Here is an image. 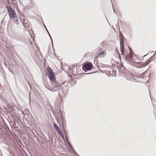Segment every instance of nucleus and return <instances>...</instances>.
Returning <instances> with one entry per match:
<instances>
[{
	"mask_svg": "<svg viewBox=\"0 0 156 156\" xmlns=\"http://www.w3.org/2000/svg\"><path fill=\"white\" fill-rule=\"evenodd\" d=\"M120 45V50L122 55L125 57L126 60L130 61L131 64L133 66L138 68L140 67L141 63L137 61L138 59L136 57L133 56L132 51H130L129 54L127 55L126 51L124 50V46L121 42Z\"/></svg>",
	"mask_w": 156,
	"mask_h": 156,
	"instance_id": "f257e3e1",
	"label": "nucleus"
},
{
	"mask_svg": "<svg viewBox=\"0 0 156 156\" xmlns=\"http://www.w3.org/2000/svg\"><path fill=\"white\" fill-rule=\"evenodd\" d=\"M51 85L54 86V88H57L61 86L62 85L56 80L55 77L49 79Z\"/></svg>",
	"mask_w": 156,
	"mask_h": 156,
	"instance_id": "f03ea898",
	"label": "nucleus"
},
{
	"mask_svg": "<svg viewBox=\"0 0 156 156\" xmlns=\"http://www.w3.org/2000/svg\"><path fill=\"white\" fill-rule=\"evenodd\" d=\"M5 7L7 9L9 16L10 18H12L13 17L17 15L15 13V11L13 10V9L10 7L6 6Z\"/></svg>",
	"mask_w": 156,
	"mask_h": 156,
	"instance_id": "7ed1b4c3",
	"label": "nucleus"
},
{
	"mask_svg": "<svg viewBox=\"0 0 156 156\" xmlns=\"http://www.w3.org/2000/svg\"><path fill=\"white\" fill-rule=\"evenodd\" d=\"M47 74L49 79L55 77V75L52 69L50 67H48L47 69Z\"/></svg>",
	"mask_w": 156,
	"mask_h": 156,
	"instance_id": "20e7f679",
	"label": "nucleus"
},
{
	"mask_svg": "<svg viewBox=\"0 0 156 156\" xmlns=\"http://www.w3.org/2000/svg\"><path fill=\"white\" fill-rule=\"evenodd\" d=\"M98 55L97 57V58L98 57H104L106 55V52L105 51H101L100 52H98Z\"/></svg>",
	"mask_w": 156,
	"mask_h": 156,
	"instance_id": "39448f33",
	"label": "nucleus"
},
{
	"mask_svg": "<svg viewBox=\"0 0 156 156\" xmlns=\"http://www.w3.org/2000/svg\"><path fill=\"white\" fill-rule=\"evenodd\" d=\"M85 68L88 70H90L92 68V64L90 63L85 64L84 66Z\"/></svg>",
	"mask_w": 156,
	"mask_h": 156,
	"instance_id": "423d86ee",
	"label": "nucleus"
},
{
	"mask_svg": "<svg viewBox=\"0 0 156 156\" xmlns=\"http://www.w3.org/2000/svg\"><path fill=\"white\" fill-rule=\"evenodd\" d=\"M20 20L23 23V25L25 28L26 27H28L29 26V23H26L24 19L20 18Z\"/></svg>",
	"mask_w": 156,
	"mask_h": 156,
	"instance_id": "0eeeda50",
	"label": "nucleus"
},
{
	"mask_svg": "<svg viewBox=\"0 0 156 156\" xmlns=\"http://www.w3.org/2000/svg\"><path fill=\"white\" fill-rule=\"evenodd\" d=\"M54 127L55 129L56 130L57 133H60L61 134L62 133L61 131V130L58 126L56 125L55 124H54Z\"/></svg>",
	"mask_w": 156,
	"mask_h": 156,
	"instance_id": "6e6552de",
	"label": "nucleus"
},
{
	"mask_svg": "<svg viewBox=\"0 0 156 156\" xmlns=\"http://www.w3.org/2000/svg\"><path fill=\"white\" fill-rule=\"evenodd\" d=\"M13 20L14 22V23L17 24L18 22V18L17 16L16 15L15 16H14L13 17Z\"/></svg>",
	"mask_w": 156,
	"mask_h": 156,
	"instance_id": "1a4fd4ad",
	"label": "nucleus"
},
{
	"mask_svg": "<svg viewBox=\"0 0 156 156\" xmlns=\"http://www.w3.org/2000/svg\"><path fill=\"white\" fill-rule=\"evenodd\" d=\"M147 72H146V71L144 72V73H143L142 74V77L144 76V75H146L147 74Z\"/></svg>",
	"mask_w": 156,
	"mask_h": 156,
	"instance_id": "9d476101",
	"label": "nucleus"
},
{
	"mask_svg": "<svg viewBox=\"0 0 156 156\" xmlns=\"http://www.w3.org/2000/svg\"><path fill=\"white\" fill-rule=\"evenodd\" d=\"M116 51L117 52V53L118 54V55H119V58H121V56H120V53H119V52L118 51L117 49L116 50Z\"/></svg>",
	"mask_w": 156,
	"mask_h": 156,
	"instance_id": "9b49d317",
	"label": "nucleus"
},
{
	"mask_svg": "<svg viewBox=\"0 0 156 156\" xmlns=\"http://www.w3.org/2000/svg\"><path fill=\"white\" fill-rule=\"evenodd\" d=\"M50 90L51 91H53V92H54V91H56V90H54L53 89H50Z\"/></svg>",
	"mask_w": 156,
	"mask_h": 156,
	"instance_id": "f8f14e48",
	"label": "nucleus"
},
{
	"mask_svg": "<svg viewBox=\"0 0 156 156\" xmlns=\"http://www.w3.org/2000/svg\"><path fill=\"white\" fill-rule=\"evenodd\" d=\"M148 64V63H145L144 65V66H146V65H147V64Z\"/></svg>",
	"mask_w": 156,
	"mask_h": 156,
	"instance_id": "ddd939ff",
	"label": "nucleus"
}]
</instances>
